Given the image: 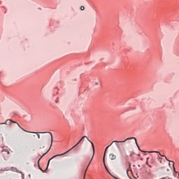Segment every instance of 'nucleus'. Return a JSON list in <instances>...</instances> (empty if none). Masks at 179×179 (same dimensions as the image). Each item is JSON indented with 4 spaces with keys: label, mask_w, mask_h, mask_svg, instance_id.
<instances>
[{
    "label": "nucleus",
    "mask_w": 179,
    "mask_h": 179,
    "mask_svg": "<svg viewBox=\"0 0 179 179\" xmlns=\"http://www.w3.org/2000/svg\"><path fill=\"white\" fill-rule=\"evenodd\" d=\"M109 157L110 160H115V159H117V156L113 153L110 154Z\"/></svg>",
    "instance_id": "obj_8"
},
{
    "label": "nucleus",
    "mask_w": 179,
    "mask_h": 179,
    "mask_svg": "<svg viewBox=\"0 0 179 179\" xmlns=\"http://www.w3.org/2000/svg\"><path fill=\"white\" fill-rule=\"evenodd\" d=\"M67 167H68V166L66 165V164H65V165H64L63 166H62V170H66V169H67Z\"/></svg>",
    "instance_id": "obj_16"
},
{
    "label": "nucleus",
    "mask_w": 179,
    "mask_h": 179,
    "mask_svg": "<svg viewBox=\"0 0 179 179\" xmlns=\"http://www.w3.org/2000/svg\"><path fill=\"white\" fill-rule=\"evenodd\" d=\"M22 129V131H24L25 132H28V133H29V134H36V135H37V136H38V139H40V132H34V131H27V130H24V129Z\"/></svg>",
    "instance_id": "obj_7"
},
{
    "label": "nucleus",
    "mask_w": 179,
    "mask_h": 179,
    "mask_svg": "<svg viewBox=\"0 0 179 179\" xmlns=\"http://www.w3.org/2000/svg\"><path fill=\"white\" fill-rule=\"evenodd\" d=\"M85 138H86L87 139V141H89V138H87V136H84L81 138V139L77 143L76 145H75L72 148H71L69 150H68L67 152L63 153V154H60V155H55L54 157H52L48 163V166H49L50 164V162H51V160H52V159H54V157H57L58 156H64V155H66V153H68V152H70V150H72V149H73V148H76V146H78V145H79V143H82V141H83V139H85Z\"/></svg>",
    "instance_id": "obj_2"
},
{
    "label": "nucleus",
    "mask_w": 179,
    "mask_h": 179,
    "mask_svg": "<svg viewBox=\"0 0 179 179\" xmlns=\"http://www.w3.org/2000/svg\"><path fill=\"white\" fill-rule=\"evenodd\" d=\"M138 167H141V165L138 164Z\"/></svg>",
    "instance_id": "obj_27"
},
{
    "label": "nucleus",
    "mask_w": 179,
    "mask_h": 179,
    "mask_svg": "<svg viewBox=\"0 0 179 179\" xmlns=\"http://www.w3.org/2000/svg\"><path fill=\"white\" fill-rule=\"evenodd\" d=\"M111 145H113V143H110V145H108V146L105 149V152H104V154H103V162H104V159H106V153H107V150H108V148H109L110 146H111Z\"/></svg>",
    "instance_id": "obj_9"
},
{
    "label": "nucleus",
    "mask_w": 179,
    "mask_h": 179,
    "mask_svg": "<svg viewBox=\"0 0 179 179\" xmlns=\"http://www.w3.org/2000/svg\"><path fill=\"white\" fill-rule=\"evenodd\" d=\"M56 103H58V101L56 100Z\"/></svg>",
    "instance_id": "obj_29"
},
{
    "label": "nucleus",
    "mask_w": 179,
    "mask_h": 179,
    "mask_svg": "<svg viewBox=\"0 0 179 179\" xmlns=\"http://www.w3.org/2000/svg\"><path fill=\"white\" fill-rule=\"evenodd\" d=\"M48 134H49V135L48 136V138H51V144H50V147L52 146V134L50 132H48Z\"/></svg>",
    "instance_id": "obj_11"
},
{
    "label": "nucleus",
    "mask_w": 179,
    "mask_h": 179,
    "mask_svg": "<svg viewBox=\"0 0 179 179\" xmlns=\"http://www.w3.org/2000/svg\"><path fill=\"white\" fill-rule=\"evenodd\" d=\"M154 153H159V155H160V156H162L163 157H166V156L162 155L160 154V152H159L158 151H154Z\"/></svg>",
    "instance_id": "obj_17"
},
{
    "label": "nucleus",
    "mask_w": 179,
    "mask_h": 179,
    "mask_svg": "<svg viewBox=\"0 0 179 179\" xmlns=\"http://www.w3.org/2000/svg\"><path fill=\"white\" fill-rule=\"evenodd\" d=\"M103 162L105 169H107V166H106V159L103 158Z\"/></svg>",
    "instance_id": "obj_15"
},
{
    "label": "nucleus",
    "mask_w": 179,
    "mask_h": 179,
    "mask_svg": "<svg viewBox=\"0 0 179 179\" xmlns=\"http://www.w3.org/2000/svg\"><path fill=\"white\" fill-rule=\"evenodd\" d=\"M12 123L13 124H17V127H19V128H20L21 129H23V128H22V127H20V125H19V123L12 120H6L5 122L3 123H0V125H9V127H12Z\"/></svg>",
    "instance_id": "obj_3"
},
{
    "label": "nucleus",
    "mask_w": 179,
    "mask_h": 179,
    "mask_svg": "<svg viewBox=\"0 0 179 179\" xmlns=\"http://www.w3.org/2000/svg\"><path fill=\"white\" fill-rule=\"evenodd\" d=\"M106 171H108V174H110V176H111V177H113L114 178V176L111 174V173L110 172V171H108V169L106 168Z\"/></svg>",
    "instance_id": "obj_13"
},
{
    "label": "nucleus",
    "mask_w": 179,
    "mask_h": 179,
    "mask_svg": "<svg viewBox=\"0 0 179 179\" xmlns=\"http://www.w3.org/2000/svg\"><path fill=\"white\" fill-rule=\"evenodd\" d=\"M94 85H95V86L99 85V82H95V83H94Z\"/></svg>",
    "instance_id": "obj_19"
},
{
    "label": "nucleus",
    "mask_w": 179,
    "mask_h": 179,
    "mask_svg": "<svg viewBox=\"0 0 179 179\" xmlns=\"http://www.w3.org/2000/svg\"><path fill=\"white\" fill-rule=\"evenodd\" d=\"M10 170H11V171H15V173H22V172H20V171H19V169H17L15 167H11Z\"/></svg>",
    "instance_id": "obj_10"
},
{
    "label": "nucleus",
    "mask_w": 179,
    "mask_h": 179,
    "mask_svg": "<svg viewBox=\"0 0 179 179\" xmlns=\"http://www.w3.org/2000/svg\"><path fill=\"white\" fill-rule=\"evenodd\" d=\"M165 159H166L168 162H169V159H167V157H165Z\"/></svg>",
    "instance_id": "obj_25"
},
{
    "label": "nucleus",
    "mask_w": 179,
    "mask_h": 179,
    "mask_svg": "<svg viewBox=\"0 0 179 179\" xmlns=\"http://www.w3.org/2000/svg\"><path fill=\"white\" fill-rule=\"evenodd\" d=\"M90 143L92 146V150H93V155H92V157L90 162V163L88 164L87 166V169L85 170V175H84V178L85 179V177L86 176V171H87V169H89V166H90V163H92V161L93 160V157H94V145L93 144V143L92 141H90Z\"/></svg>",
    "instance_id": "obj_4"
},
{
    "label": "nucleus",
    "mask_w": 179,
    "mask_h": 179,
    "mask_svg": "<svg viewBox=\"0 0 179 179\" xmlns=\"http://www.w3.org/2000/svg\"><path fill=\"white\" fill-rule=\"evenodd\" d=\"M115 179H131L129 175H128V170L126 173H120V178H117L115 176L113 177Z\"/></svg>",
    "instance_id": "obj_5"
},
{
    "label": "nucleus",
    "mask_w": 179,
    "mask_h": 179,
    "mask_svg": "<svg viewBox=\"0 0 179 179\" xmlns=\"http://www.w3.org/2000/svg\"><path fill=\"white\" fill-rule=\"evenodd\" d=\"M131 139H134L135 143H136V138L135 137H130V138H127V139H125L123 141H114L112 142V143H116V146L120 153V156L122 157H124V159H127L128 158V155H127V152L125 151V150H122L121 149V144L120 143H124V142H127V141H131Z\"/></svg>",
    "instance_id": "obj_1"
},
{
    "label": "nucleus",
    "mask_w": 179,
    "mask_h": 179,
    "mask_svg": "<svg viewBox=\"0 0 179 179\" xmlns=\"http://www.w3.org/2000/svg\"><path fill=\"white\" fill-rule=\"evenodd\" d=\"M165 179H173L171 178H169V176L166 177Z\"/></svg>",
    "instance_id": "obj_21"
},
{
    "label": "nucleus",
    "mask_w": 179,
    "mask_h": 179,
    "mask_svg": "<svg viewBox=\"0 0 179 179\" xmlns=\"http://www.w3.org/2000/svg\"><path fill=\"white\" fill-rule=\"evenodd\" d=\"M148 167H152V166H150V165H148Z\"/></svg>",
    "instance_id": "obj_28"
},
{
    "label": "nucleus",
    "mask_w": 179,
    "mask_h": 179,
    "mask_svg": "<svg viewBox=\"0 0 179 179\" xmlns=\"http://www.w3.org/2000/svg\"><path fill=\"white\" fill-rule=\"evenodd\" d=\"M173 166L174 167V162H171Z\"/></svg>",
    "instance_id": "obj_24"
},
{
    "label": "nucleus",
    "mask_w": 179,
    "mask_h": 179,
    "mask_svg": "<svg viewBox=\"0 0 179 179\" xmlns=\"http://www.w3.org/2000/svg\"><path fill=\"white\" fill-rule=\"evenodd\" d=\"M41 134H46V132H41Z\"/></svg>",
    "instance_id": "obj_26"
},
{
    "label": "nucleus",
    "mask_w": 179,
    "mask_h": 179,
    "mask_svg": "<svg viewBox=\"0 0 179 179\" xmlns=\"http://www.w3.org/2000/svg\"><path fill=\"white\" fill-rule=\"evenodd\" d=\"M145 164H147V166H149V162H146Z\"/></svg>",
    "instance_id": "obj_23"
},
{
    "label": "nucleus",
    "mask_w": 179,
    "mask_h": 179,
    "mask_svg": "<svg viewBox=\"0 0 179 179\" xmlns=\"http://www.w3.org/2000/svg\"><path fill=\"white\" fill-rule=\"evenodd\" d=\"M136 145L138 146V150H141V148H139V146L138 145V143H136Z\"/></svg>",
    "instance_id": "obj_20"
},
{
    "label": "nucleus",
    "mask_w": 179,
    "mask_h": 179,
    "mask_svg": "<svg viewBox=\"0 0 179 179\" xmlns=\"http://www.w3.org/2000/svg\"><path fill=\"white\" fill-rule=\"evenodd\" d=\"M174 177H176L177 176V172H176L174 174H173Z\"/></svg>",
    "instance_id": "obj_22"
},
{
    "label": "nucleus",
    "mask_w": 179,
    "mask_h": 179,
    "mask_svg": "<svg viewBox=\"0 0 179 179\" xmlns=\"http://www.w3.org/2000/svg\"><path fill=\"white\" fill-rule=\"evenodd\" d=\"M157 160L158 162H159V163L162 162L163 158L162 157H157Z\"/></svg>",
    "instance_id": "obj_14"
},
{
    "label": "nucleus",
    "mask_w": 179,
    "mask_h": 179,
    "mask_svg": "<svg viewBox=\"0 0 179 179\" xmlns=\"http://www.w3.org/2000/svg\"><path fill=\"white\" fill-rule=\"evenodd\" d=\"M145 173L147 174V176H150L152 174V170L150 169L145 170Z\"/></svg>",
    "instance_id": "obj_12"
},
{
    "label": "nucleus",
    "mask_w": 179,
    "mask_h": 179,
    "mask_svg": "<svg viewBox=\"0 0 179 179\" xmlns=\"http://www.w3.org/2000/svg\"><path fill=\"white\" fill-rule=\"evenodd\" d=\"M1 153H2V155L3 156L5 160H6V159H8V157H9V155H10V152H9L6 149H3V150H1Z\"/></svg>",
    "instance_id": "obj_6"
},
{
    "label": "nucleus",
    "mask_w": 179,
    "mask_h": 179,
    "mask_svg": "<svg viewBox=\"0 0 179 179\" xmlns=\"http://www.w3.org/2000/svg\"><path fill=\"white\" fill-rule=\"evenodd\" d=\"M89 142H91L90 140H88Z\"/></svg>",
    "instance_id": "obj_30"
},
{
    "label": "nucleus",
    "mask_w": 179,
    "mask_h": 179,
    "mask_svg": "<svg viewBox=\"0 0 179 179\" xmlns=\"http://www.w3.org/2000/svg\"><path fill=\"white\" fill-rule=\"evenodd\" d=\"M80 10H85V6H81V7H80Z\"/></svg>",
    "instance_id": "obj_18"
}]
</instances>
